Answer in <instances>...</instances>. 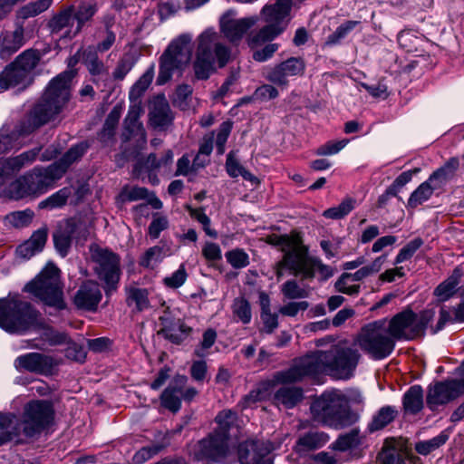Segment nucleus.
Wrapping results in <instances>:
<instances>
[{"instance_id":"obj_1","label":"nucleus","mask_w":464,"mask_h":464,"mask_svg":"<svg viewBox=\"0 0 464 464\" xmlns=\"http://www.w3.org/2000/svg\"><path fill=\"white\" fill-rule=\"evenodd\" d=\"M355 340L353 343L342 340L328 351H315L294 361L292 366L274 374V383H292L305 377L328 373L337 379H349L353 376L361 354Z\"/></svg>"},{"instance_id":"obj_2","label":"nucleus","mask_w":464,"mask_h":464,"mask_svg":"<svg viewBox=\"0 0 464 464\" xmlns=\"http://www.w3.org/2000/svg\"><path fill=\"white\" fill-rule=\"evenodd\" d=\"M75 72L65 71L53 79L40 101L35 104L29 115L30 126L22 132H30L53 120L63 109L70 98L71 82ZM21 131L0 130V154L5 153L14 147Z\"/></svg>"},{"instance_id":"obj_3","label":"nucleus","mask_w":464,"mask_h":464,"mask_svg":"<svg viewBox=\"0 0 464 464\" xmlns=\"http://www.w3.org/2000/svg\"><path fill=\"white\" fill-rule=\"evenodd\" d=\"M231 59V50L221 42L218 33L207 29L198 38L193 64L195 76L198 80H207L216 72L217 66L223 68Z\"/></svg>"},{"instance_id":"obj_4","label":"nucleus","mask_w":464,"mask_h":464,"mask_svg":"<svg viewBox=\"0 0 464 464\" xmlns=\"http://www.w3.org/2000/svg\"><path fill=\"white\" fill-rule=\"evenodd\" d=\"M313 420L336 430L353 425L358 415L351 411L347 397L340 391L323 393L310 407Z\"/></svg>"},{"instance_id":"obj_5","label":"nucleus","mask_w":464,"mask_h":464,"mask_svg":"<svg viewBox=\"0 0 464 464\" xmlns=\"http://www.w3.org/2000/svg\"><path fill=\"white\" fill-rule=\"evenodd\" d=\"M355 344L374 360L388 357L396 342L387 329V320L382 319L362 326L354 337Z\"/></svg>"},{"instance_id":"obj_6","label":"nucleus","mask_w":464,"mask_h":464,"mask_svg":"<svg viewBox=\"0 0 464 464\" xmlns=\"http://www.w3.org/2000/svg\"><path fill=\"white\" fill-rule=\"evenodd\" d=\"M435 310L428 308L419 314L405 308L387 321V329L394 341H411L421 337L435 316Z\"/></svg>"},{"instance_id":"obj_7","label":"nucleus","mask_w":464,"mask_h":464,"mask_svg":"<svg viewBox=\"0 0 464 464\" xmlns=\"http://www.w3.org/2000/svg\"><path fill=\"white\" fill-rule=\"evenodd\" d=\"M192 37L181 34L172 40L160 57L158 84H165L176 73H181L189 64L192 55Z\"/></svg>"},{"instance_id":"obj_8","label":"nucleus","mask_w":464,"mask_h":464,"mask_svg":"<svg viewBox=\"0 0 464 464\" xmlns=\"http://www.w3.org/2000/svg\"><path fill=\"white\" fill-rule=\"evenodd\" d=\"M24 290L49 307L56 310L65 308L60 270L53 264H48L35 279L25 285Z\"/></svg>"},{"instance_id":"obj_9","label":"nucleus","mask_w":464,"mask_h":464,"mask_svg":"<svg viewBox=\"0 0 464 464\" xmlns=\"http://www.w3.org/2000/svg\"><path fill=\"white\" fill-rule=\"evenodd\" d=\"M291 8L292 0H276L274 5H265L261 14L267 24L248 37V44L254 48L283 33L290 21Z\"/></svg>"},{"instance_id":"obj_10","label":"nucleus","mask_w":464,"mask_h":464,"mask_svg":"<svg viewBox=\"0 0 464 464\" xmlns=\"http://www.w3.org/2000/svg\"><path fill=\"white\" fill-rule=\"evenodd\" d=\"M38 313L27 302L0 299V327L8 333H22L37 323Z\"/></svg>"},{"instance_id":"obj_11","label":"nucleus","mask_w":464,"mask_h":464,"mask_svg":"<svg viewBox=\"0 0 464 464\" xmlns=\"http://www.w3.org/2000/svg\"><path fill=\"white\" fill-rule=\"evenodd\" d=\"M62 177L63 171L56 167L34 168L10 184L9 197L11 199L18 200L28 195L42 193Z\"/></svg>"},{"instance_id":"obj_12","label":"nucleus","mask_w":464,"mask_h":464,"mask_svg":"<svg viewBox=\"0 0 464 464\" xmlns=\"http://www.w3.org/2000/svg\"><path fill=\"white\" fill-rule=\"evenodd\" d=\"M40 61L37 51L28 49L0 72V92L11 87L26 88L33 82V71Z\"/></svg>"},{"instance_id":"obj_13","label":"nucleus","mask_w":464,"mask_h":464,"mask_svg":"<svg viewBox=\"0 0 464 464\" xmlns=\"http://www.w3.org/2000/svg\"><path fill=\"white\" fill-rule=\"evenodd\" d=\"M91 257L95 264V274L102 282L106 295H111L116 291L121 276L119 256L107 248L92 246H91Z\"/></svg>"},{"instance_id":"obj_14","label":"nucleus","mask_w":464,"mask_h":464,"mask_svg":"<svg viewBox=\"0 0 464 464\" xmlns=\"http://www.w3.org/2000/svg\"><path fill=\"white\" fill-rule=\"evenodd\" d=\"M296 246L297 253L287 256L288 265L295 270V276H301L302 279L309 280L317 276L321 281H325L334 276V268L324 264L318 257L308 256V250L302 244L298 234Z\"/></svg>"},{"instance_id":"obj_15","label":"nucleus","mask_w":464,"mask_h":464,"mask_svg":"<svg viewBox=\"0 0 464 464\" xmlns=\"http://www.w3.org/2000/svg\"><path fill=\"white\" fill-rule=\"evenodd\" d=\"M53 409L46 401H33L24 408L22 420H18L21 434L27 438L41 433L53 420Z\"/></svg>"},{"instance_id":"obj_16","label":"nucleus","mask_w":464,"mask_h":464,"mask_svg":"<svg viewBox=\"0 0 464 464\" xmlns=\"http://www.w3.org/2000/svg\"><path fill=\"white\" fill-rule=\"evenodd\" d=\"M230 453L229 436L218 433V431H212L206 438L198 440L191 451L193 458L198 461L212 460L215 462L222 461Z\"/></svg>"},{"instance_id":"obj_17","label":"nucleus","mask_w":464,"mask_h":464,"mask_svg":"<svg viewBox=\"0 0 464 464\" xmlns=\"http://www.w3.org/2000/svg\"><path fill=\"white\" fill-rule=\"evenodd\" d=\"M92 224V218L87 216H78L60 222L53 234L54 246L60 255H67L73 237H85Z\"/></svg>"},{"instance_id":"obj_18","label":"nucleus","mask_w":464,"mask_h":464,"mask_svg":"<svg viewBox=\"0 0 464 464\" xmlns=\"http://www.w3.org/2000/svg\"><path fill=\"white\" fill-rule=\"evenodd\" d=\"M464 393V377L438 382L428 389L426 402L431 411L445 405Z\"/></svg>"},{"instance_id":"obj_19","label":"nucleus","mask_w":464,"mask_h":464,"mask_svg":"<svg viewBox=\"0 0 464 464\" xmlns=\"http://www.w3.org/2000/svg\"><path fill=\"white\" fill-rule=\"evenodd\" d=\"M305 70V63L303 59L291 57L267 71L266 78L267 81L278 86H286L289 78L303 75Z\"/></svg>"},{"instance_id":"obj_20","label":"nucleus","mask_w":464,"mask_h":464,"mask_svg":"<svg viewBox=\"0 0 464 464\" xmlns=\"http://www.w3.org/2000/svg\"><path fill=\"white\" fill-rule=\"evenodd\" d=\"M14 365L18 371L48 375L53 372L57 362L52 356L39 353H29L18 356L15 359Z\"/></svg>"},{"instance_id":"obj_21","label":"nucleus","mask_w":464,"mask_h":464,"mask_svg":"<svg viewBox=\"0 0 464 464\" xmlns=\"http://www.w3.org/2000/svg\"><path fill=\"white\" fill-rule=\"evenodd\" d=\"M74 7L67 6L54 14L48 22V27L53 35H57L60 39H72L80 32L79 27L74 25Z\"/></svg>"},{"instance_id":"obj_22","label":"nucleus","mask_w":464,"mask_h":464,"mask_svg":"<svg viewBox=\"0 0 464 464\" xmlns=\"http://www.w3.org/2000/svg\"><path fill=\"white\" fill-rule=\"evenodd\" d=\"M265 241L270 245L280 246L281 250L285 253L282 260L276 265V275L277 278L279 279L283 276L285 268L289 269L292 274L295 276V270L288 265L287 256L297 253V234H271L265 237Z\"/></svg>"},{"instance_id":"obj_23","label":"nucleus","mask_w":464,"mask_h":464,"mask_svg":"<svg viewBox=\"0 0 464 464\" xmlns=\"http://www.w3.org/2000/svg\"><path fill=\"white\" fill-rule=\"evenodd\" d=\"M161 329L159 334H162L167 340L175 344H179L185 341L192 333V328L187 325L181 319L174 318L169 308L160 317Z\"/></svg>"},{"instance_id":"obj_24","label":"nucleus","mask_w":464,"mask_h":464,"mask_svg":"<svg viewBox=\"0 0 464 464\" xmlns=\"http://www.w3.org/2000/svg\"><path fill=\"white\" fill-rule=\"evenodd\" d=\"M133 104L130 106L128 114L124 120V131L122 132V139L128 141L132 138L136 139L137 143L141 148L147 142L146 131L139 118L142 112L140 101L131 102Z\"/></svg>"},{"instance_id":"obj_25","label":"nucleus","mask_w":464,"mask_h":464,"mask_svg":"<svg viewBox=\"0 0 464 464\" xmlns=\"http://www.w3.org/2000/svg\"><path fill=\"white\" fill-rule=\"evenodd\" d=\"M232 11L225 14L220 19V28L223 34L230 41L237 42L240 40L246 32L254 26L258 18L256 16L234 19Z\"/></svg>"},{"instance_id":"obj_26","label":"nucleus","mask_w":464,"mask_h":464,"mask_svg":"<svg viewBox=\"0 0 464 464\" xmlns=\"http://www.w3.org/2000/svg\"><path fill=\"white\" fill-rule=\"evenodd\" d=\"M270 451L271 447L268 443L249 440L239 444L238 459L241 464H263Z\"/></svg>"},{"instance_id":"obj_27","label":"nucleus","mask_w":464,"mask_h":464,"mask_svg":"<svg viewBox=\"0 0 464 464\" xmlns=\"http://www.w3.org/2000/svg\"><path fill=\"white\" fill-rule=\"evenodd\" d=\"M102 299V292L99 285L94 281L84 282L74 296V304L80 309L88 311L96 310Z\"/></svg>"},{"instance_id":"obj_28","label":"nucleus","mask_w":464,"mask_h":464,"mask_svg":"<svg viewBox=\"0 0 464 464\" xmlns=\"http://www.w3.org/2000/svg\"><path fill=\"white\" fill-rule=\"evenodd\" d=\"M188 379L184 375H177L160 394V404L165 409L177 412L181 407V393Z\"/></svg>"},{"instance_id":"obj_29","label":"nucleus","mask_w":464,"mask_h":464,"mask_svg":"<svg viewBox=\"0 0 464 464\" xmlns=\"http://www.w3.org/2000/svg\"><path fill=\"white\" fill-rule=\"evenodd\" d=\"M83 63L89 73L92 75V82L101 88L102 91L107 87L110 80L109 70L102 60L99 59L95 52L88 51L83 53Z\"/></svg>"},{"instance_id":"obj_30","label":"nucleus","mask_w":464,"mask_h":464,"mask_svg":"<svg viewBox=\"0 0 464 464\" xmlns=\"http://www.w3.org/2000/svg\"><path fill=\"white\" fill-rule=\"evenodd\" d=\"M169 102L164 95L155 97L150 103V121L156 128H163L172 121Z\"/></svg>"},{"instance_id":"obj_31","label":"nucleus","mask_w":464,"mask_h":464,"mask_svg":"<svg viewBox=\"0 0 464 464\" xmlns=\"http://www.w3.org/2000/svg\"><path fill=\"white\" fill-rule=\"evenodd\" d=\"M47 235L48 228L46 227H43L34 231L28 240L17 247V255L23 258H30L36 253L42 251L45 246Z\"/></svg>"},{"instance_id":"obj_32","label":"nucleus","mask_w":464,"mask_h":464,"mask_svg":"<svg viewBox=\"0 0 464 464\" xmlns=\"http://www.w3.org/2000/svg\"><path fill=\"white\" fill-rule=\"evenodd\" d=\"M329 440V436L324 432L309 431L299 437L295 445V451L301 454L323 447Z\"/></svg>"},{"instance_id":"obj_33","label":"nucleus","mask_w":464,"mask_h":464,"mask_svg":"<svg viewBox=\"0 0 464 464\" xmlns=\"http://www.w3.org/2000/svg\"><path fill=\"white\" fill-rule=\"evenodd\" d=\"M24 29L17 27L14 31H6L0 35V53L11 55L24 44Z\"/></svg>"},{"instance_id":"obj_34","label":"nucleus","mask_w":464,"mask_h":464,"mask_svg":"<svg viewBox=\"0 0 464 464\" xmlns=\"http://www.w3.org/2000/svg\"><path fill=\"white\" fill-rule=\"evenodd\" d=\"M118 200L121 203L138 200H144L145 203H160V200L153 192L148 190L146 188L131 185H126L122 188L118 195Z\"/></svg>"},{"instance_id":"obj_35","label":"nucleus","mask_w":464,"mask_h":464,"mask_svg":"<svg viewBox=\"0 0 464 464\" xmlns=\"http://www.w3.org/2000/svg\"><path fill=\"white\" fill-rule=\"evenodd\" d=\"M462 276L463 272L458 266L446 280L435 288L434 295L437 297L438 302H445L454 295Z\"/></svg>"},{"instance_id":"obj_36","label":"nucleus","mask_w":464,"mask_h":464,"mask_svg":"<svg viewBox=\"0 0 464 464\" xmlns=\"http://www.w3.org/2000/svg\"><path fill=\"white\" fill-rule=\"evenodd\" d=\"M303 397V390L298 387H282L275 392L273 401L278 407L291 409L301 402Z\"/></svg>"},{"instance_id":"obj_37","label":"nucleus","mask_w":464,"mask_h":464,"mask_svg":"<svg viewBox=\"0 0 464 464\" xmlns=\"http://www.w3.org/2000/svg\"><path fill=\"white\" fill-rule=\"evenodd\" d=\"M379 464H405L403 453L393 440H386L378 455Z\"/></svg>"},{"instance_id":"obj_38","label":"nucleus","mask_w":464,"mask_h":464,"mask_svg":"<svg viewBox=\"0 0 464 464\" xmlns=\"http://www.w3.org/2000/svg\"><path fill=\"white\" fill-rule=\"evenodd\" d=\"M21 435L18 419L13 415L0 414V445Z\"/></svg>"},{"instance_id":"obj_39","label":"nucleus","mask_w":464,"mask_h":464,"mask_svg":"<svg viewBox=\"0 0 464 464\" xmlns=\"http://www.w3.org/2000/svg\"><path fill=\"white\" fill-rule=\"evenodd\" d=\"M459 168V160L456 158H451L443 167L434 171L429 178L435 188H439L453 176Z\"/></svg>"},{"instance_id":"obj_40","label":"nucleus","mask_w":464,"mask_h":464,"mask_svg":"<svg viewBox=\"0 0 464 464\" xmlns=\"http://www.w3.org/2000/svg\"><path fill=\"white\" fill-rule=\"evenodd\" d=\"M88 145L84 142L72 146L60 160L51 164V167H56L63 171V176L67 169L75 161H77L87 150Z\"/></svg>"},{"instance_id":"obj_41","label":"nucleus","mask_w":464,"mask_h":464,"mask_svg":"<svg viewBox=\"0 0 464 464\" xmlns=\"http://www.w3.org/2000/svg\"><path fill=\"white\" fill-rule=\"evenodd\" d=\"M403 407L405 411L415 414L423 407V390L420 386L411 387L403 397Z\"/></svg>"},{"instance_id":"obj_42","label":"nucleus","mask_w":464,"mask_h":464,"mask_svg":"<svg viewBox=\"0 0 464 464\" xmlns=\"http://www.w3.org/2000/svg\"><path fill=\"white\" fill-rule=\"evenodd\" d=\"M419 169H415L413 170H408L401 173L395 179L393 183L387 188L386 193L382 197L380 203H382L385 200H392L393 198H395L398 201L402 200V198L398 196V193L403 188V186L411 180L413 174L417 173Z\"/></svg>"},{"instance_id":"obj_43","label":"nucleus","mask_w":464,"mask_h":464,"mask_svg":"<svg viewBox=\"0 0 464 464\" xmlns=\"http://www.w3.org/2000/svg\"><path fill=\"white\" fill-rule=\"evenodd\" d=\"M397 411L392 406H384L381 408L372 417V421L368 425L370 432H374L385 428L396 417Z\"/></svg>"},{"instance_id":"obj_44","label":"nucleus","mask_w":464,"mask_h":464,"mask_svg":"<svg viewBox=\"0 0 464 464\" xmlns=\"http://www.w3.org/2000/svg\"><path fill=\"white\" fill-rule=\"evenodd\" d=\"M121 114V107L115 106L108 114L106 121L104 122L103 128L99 133V138L102 142L107 143L109 142L112 137L114 136L116 127L119 123L120 118Z\"/></svg>"},{"instance_id":"obj_45","label":"nucleus","mask_w":464,"mask_h":464,"mask_svg":"<svg viewBox=\"0 0 464 464\" xmlns=\"http://www.w3.org/2000/svg\"><path fill=\"white\" fill-rule=\"evenodd\" d=\"M40 148H35L21 153L20 155L9 158L5 160V166L12 172L19 171L22 168L32 164L40 152Z\"/></svg>"},{"instance_id":"obj_46","label":"nucleus","mask_w":464,"mask_h":464,"mask_svg":"<svg viewBox=\"0 0 464 464\" xmlns=\"http://www.w3.org/2000/svg\"><path fill=\"white\" fill-rule=\"evenodd\" d=\"M154 77V64H151L148 70L140 77V79L131 87L129 98L130 102L140 101V96L150 85Z\"/></svg>"},{"instance_id":"obj_47","label":"nucleus","mask_w":464,"mask_h":464,"mask_svg":"<svg viewBox=\"0 0 464 464\" xmlns=\"http://www.w3.org/2000/svg\"><path fill=\"white\" fill-rule=\"evenodd\" d=\"M169 255V250L165 246H154L150 247L142 256L140 265L148 267H155L161 260Z\"/></svg>"},{"instance_id":"obj_48","label":"nucleus","mask_w":464,"mask_h":464,"mask_svg":"<svg viewBox=\"0 0 464 464\" xmlns=\"http://www.w3.org/2000/svg\"><path fill=\"white\" fill-rule=\"evenodd\" d=\"M448 322H463L464 323V294L462 295L461 303L454 310V317L446 309L444 305L440 306V318L433 329V333L440 331Z\"/></svg>"},{"instance_id":"obj_49","label":"nucleus","mask_w":464,"mask_h":464,"mask_svg":"<svg viewBox=\"0 0 464 464\" xmlns=\"http://www.w3.org/2000/svg\"><path fill=\"white\" fill-rule=\"evenodd\" d=\"M126 294L128 304L131 305L134 304L139 312L150 307L148 291L146 289L130 286L126 288Z\"/></svg>"},{"instance_id":"obj_50","label":"nucleus","mask_w":464,"mask_h":464,"mask_svg":"<svg viewBox=\"0 0 464 464\" xmlns=\"http://www.w3.org/2000/svg\"><path fill=\"white\" fill-rule=\"evenodd\" d=\"M362 437L360 430L354 428L349 432L343 434L333 444V449L340 451H345L351 448L356 447L361 443Z\"/></svg>"},{"instance_id":"obj_51","label":"nucleus","mask_w":464,"mask_h":464,"mask_svg":"<svg viewBox=\"0 0 464 464\" xmlns=\"http://www.w3.org/2000/svg\"><path fill=\"white\" fill-rule=\"evenodd\" d=\"M232 313L238 321L246 324L250 323L252 318L251 306L249 302L244 297L234 299L231 305Z\"/></svg>"},{"instance_id":"obj_52","label":"nucleus","mask_w":464,"mask_h":464,"mask_svg":"<svg viewBox=\"0 0 464 464\" xmlns=\"http://www.w3.org/2000/svg\"><path fill=\"white\" fill-rule=\"evenodd\" d=\"M448 439L449 435L445 431H443L430 440L416 443L415 450L418 453L421 455H428L430 452L437 450L438 448H440V446H442L443 444H445Z\"/></svg>"},{"instance_id":"obj_53","label":"nucleus","mask_w":464,"mask_h":464,"mask_svg":"<svg viewBox=\"0 0 464 464\" xmlns=\"http://www.w3.org/2000/svg\"><path fill=\"white\" fill-rule=\"evenodd\" d=\"M52 2L53 0H37L28 3L19 9L18 14L23 19L34 17L47 10L51 6Z\"/></svg>"},{"instance_id":"obj_54","label":"nucleus","mask_w":464,"mask_h":464,"mask_svg":"<svg viewBox=\"0 0 464 464\" xmlns=\"http://www.w3.org/2000/svg\"><path fill=\"white\" fill-rule=\"evenodd\" d=\"M215 420L218 427L213 431H218V433L229 436L230 429L236 424L237 414L231 410H224L216 416Z\"/></svg>"},{"instance_id":"obj_55","label":"nucleus","mask_w":464,"mask_h":464,"mask_svg":"<svg viewBox=\"0 0 464 464\" xmlns=\"http://www.w3.org/2000/svg\"><path fill=\"white\" fill-rule=\"evenodd\" d=\"M34 217V212L27 208L23 211H15L6 215L5 221L15 228H22L29 226Z\"/></svg>"},{"instance_id":"obj_56","label":"nucleus","mask_w":464,"mask_h":464,"mask_svg":"<svg viewBox=\"0 0 464 464\" xmlns=\"http://www.w3.org/2000/svg\"><path fill=\"white\" fill-rule=\"evenodd\" d=\"M335 289L348 295H355L360 292V285L353 281L350 273H343L334 284Z\"/></svg>"},{"instance_id":"obj_57","label":"nucleus","mask_w":464,"mask_h":464,"mask_svg":"<svg viewBox=\"0 0 464 464\" xmlns=\"http://www.w3.org/2000/svg\"><path fill=\"white\" fill-rule=\"evenodd\" d=\"M359 24L358 21H346L339 25L336 30L331 34L327 39L325 44L327 45H334L340 43L342 39H343L349 33H351L355 26Z\"/></svg>"},{"instance_id":"obj_58","label":"nucleus","mask_w":464,"mask_h":464,"mask_svg":"<svg viewBox=\"0 0 464 464\" xmlns=\"http://www.w3.org/2000/svg\"><path fill=\"white\" fill-rule=\"evenodd\" d=\"M97 12V5L95 4H82L79 5L77 11L73 13L74 21L77 22V27L81 32L85 23L90 21Z\"/></svg>"},{"instance_id":"obj_59","label":"nucleus","mask_w":464,"mask_h":464,"mask_svg":"<svg viewBox=\"0 0 464 464\" xmlns=\"http://www.w3.org/2000/svg\"><path fill=\"white\" fill-rule=\"evenodd\" d=\"M281 292L287 299H301L308 295V292L293 279L282 285Z\"/></svg>"},{"instance_id":"obj_60","label":"nucleus","mask_w":464,"mask_h":464,"mask_svg":"<svg viewBox=\"0 0 464 464\" xmlns=\"http://www.w3.org/2000/svg\"><path fill=\"white\" fill-rule=\"evenodd\" d=\"M437 189L434 185L430 182V179L421 183L411 195L408 203H420L426 201L432 195L433 191Z\"/></svg>"},{"instance_id":"obj_61","label":"nucleus","mask_w":464,"mask_h":464,"mask_svg":"<svg viewBox=\"0 0 464 464\" xmlns=\"http://www.w3.org/2000/svg\"><path fill=\"white\" fill-rule=\"evenodd\" d=\"M423 245V240L416 237L404 246L395 258V264H400L411 259L416 251Z\"/></svg>"},{"instance_id":"obj_62","label":"nucleus","mask_w":464,"mask_h":464,"mask_svg":"<svg viewBox=\"0 0 464 464\" xmlns=\"http://www.w3.org/2000/svg\"><path fill=\"white\" fill-rule=\"evenodd\" d=\"M226 258L237 269L244 268L249 264L248 255L242 249H234L227 252Z\"/></svg>"},{"instance_id":"obj_63","label":"nucleus","mask_w":464,"mask_h":464,"mask_svg":"<svg viewBox=\"0 0 464 464\" xmlns=\"http://www.w3.org/2000/svg\"><path fill=\"white\" fill-rule=\"evenodd\" d=\"M187 208L189 211L190 216L202 225L203 229L208 236L217 237V233L210 229V219L205 214L203 208H193L191 205H187Z\"/></svg>"},{"instance_id":"obj_64","label":"nucleus","mask_w":464,"mask_h":464,"mask_svg":"<svg viewBox=\"0 0 464 464\" xmlns=\"http://www.w3.org/2000/svg\"><path fill=\"white\" fill-rule=\"evenodd\" d=\"M231 130L232 122L230 121H226L222 122L218 128L216 139V146L217 151L220 155H222L225 152V145L231 132Z\"/></svg>"}]
</instances>
